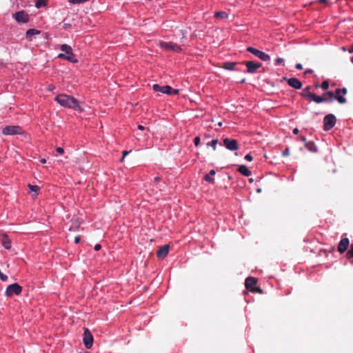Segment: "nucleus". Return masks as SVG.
Listing matches in <instances>:
<instances>
[{"mask_svg": "<svg viewBox=\"0 0 353 353\" xmlns=\"http://www.w3.org/2000/svg\"><path fill=\"white\" fill-rule=\"evenodd\" d=\"M54 100L61 106L73 109L76 111L83 112V108L80 105L79 102L72 96L65 94H58Z\"/></svg>", "mask_w": 353, "mask_h": 353, "instance_id": "nucleus-1", "label": "nucleus"}, {"mask_svg": "<svg viewBox=\"0 0 353 353\" xmlns=\"http://www.w3.org/2000/svg\"><path fill=\"white\" fill-rule=\"evenodd\" d=\"M61 50L63 52V53H60L58 54V57L62 59L67 60L71 63H77L78 62L77 59L76 58L74 54L72 52V48L67 45L63 44L61 46Z\"/></svg>", "mask_w": 353, "mask_h": 353, "instance_id": "nucleus-2", "label": "nucleus"}, {"mask_svg": "<svg viewBox=\"0 0 353 353\" xmlns=\"http://www.w3.org/2000/svg\"><path fill=\"white\" fill-rule=\"evenodd\" d=\"M346 93V88H339L336 90L335 93L333 92H327L325 93L323 96L325 98H327L328 101H332L334 99H336L339 103L343 104L346 103L347 100L343 96H341V94L345 95Z\"/></svg>", "mask_w": 353, "mask_h": 353, "instance_id": "nucleus-3", "label": "nucleus"}, {"mask_svg": "<svg viewBox=\"0 0 353 353\" xmlns=\"http://www.w3.org/2000/svg\"><path fill=\"white\" fill-rule=\"evenodd\" d=\"M2 133L6 136L23 134L24 132L19 125H8L3 128Z\"/></svg>", "mask_w": 353, "mask_h": 353, "instance_id": "nucleus-4", "label": "nucleus"}, {"mask_svg": "<svg viewBox=\"0 0 353 353\" xmlns=\"http://www.w3.org/2000/svg\"><path fill=\"white\" fill-rule=\"evenodd\" d=\"M22 292V288L18 283L9 285L6 290V295L11 297L13 295H19Z\"/></svg>", "mask_w": 353, "mask_h": 353, "instance_id": "nucleus-5", "label": "nucleus"}, {"mask_svg": "<svg viewBox=\"0 0 353 353\" xmlns=\"http://www.w3.org/2000/svg\"><path fill=\"white\" fill-rule=\"evenodd\" d=\"M247 50L263 61H268L270 60V55L254 47H248Z\"/></svg>", "mask_w": 353, "mask_h": 353, "instance_id": "nucleus-6", "label": "nucleus"}, {"mask_svg": "<svg viewBox=\"0 0 353 353\" xmlns=\"http://www.w3.org/2000/svg\"><path fill=\"white\" fill-rule=\"evenodd\" d=\"M83 341L87 349H90L93 344V336L88 328H85Z\"/></svg>", "mask_w": 353, "mask_h": 353, "instance_id": "nucleus-7", "label": "nucleus"}, {"mask_svg": "<svg viewBox=\"0 0 353 353\" xmlns=\"http://www.w3.org/2000/svg\"><path fill=\"white\" fill-rule=\"evenodd\" d=\"M159 45L161 48L166 50H172L174 52H179L181 50V47L173 42L160 41Z\"/></svg>", "mask_w": 353, "mask_h": 353, "instance_id": "nucleus-8", "label": "nucleus"}, {"mask_svg": "<svg viewBox=\"0 0 353 353\" xmlns=\"http://www.w3.org/2000/svg\"><path fill=\"white\" fill-rule=\"evenodd\" d=\"M224 146L229 150L235 151L239 149L238 143L236 139L225 138L223 140Z\"/></svg>", "mask_w": 353, "mask_h": 353, "instance_id": "nucleus-9", "label": "nucleus"}, {"mask_svg": "<svg viewBox=\"0 0 353 353\" xmlns=\"http://www.w3.org/2000/svg\"><path fill=\"white\" fill-rule=\"evenodd\" d=\"M336 123V117L332 114H330L325 117L323 120V124H324V129L325 130H329L331 128H332Z\"/></svg>", "mask_w": 353, "mask_h": 353, "instance_id": "nucleus-10", "label": "nucleus"}, {"mask_svg": "<svg viewBox=\"0 0 353 353\" xmlns=\"http://www.w3.org/2000/svg\"><path fill=\"white\" fill-rule=\"evenodd\" d=\"M14 19L19 23H27L29 21V15L25 11H19L14 14Z\"/></svg>", "mask_w": 353, "mask_h": 353, "instance_id": "nucleus-11", "label": "nucleus"}, {"mask_svg": "<svg viewBox=\"0 0 353 353\" xmlns=\"http://www.w3.org/2000/svg\"><path fill=\"white\" fill-rule=\"evenodd\" d=\"M245 64L247 67V72L249 73L255 72L261 66L260 63L252 61H247Z\"/></svg>", "mask_w": 353, "mask_h": 353, "instance_id": "nucleus-12", "label": "nucleus"}, {"mask_svg": "<svg viewBox=\"0 0 353 353\" xmlns=\"http://www.w3.org/2000/svg\"><path fill=\"white\" fill-rule=\"evenodd\" d=\"M283 79L286 80L288 85L294 89L299 90L302 87V83L296 78L293 77L288 79L284 77Z\"/></svg>", "mask_w": 353, "mask_h": 353, "instance_id": "nucleus-13", "label": "nucleus"}, {"mask_svg": "<svg viewBox=\"0 0 353 353\" xmlns=\"http://www.w3.org/2000/svg\"><path fill=\"white\" fill-rule=\"evenodd\" d=\"M155 92H160L163 94H169L172 91V88L170 85L160 86L158 84H154L152 86Z\"/></svg>", "mask_w": 353, "mask_h": 353, "instance_id": "nucleus-14", "label": "nucleus"}, {"mask_svg": "<svg viewBox=\"0 0 353 353\" xmlns=\"http://www.w3.org/2000/svg\"><path fill=\"white\" fill-rule=\"evenodd\" d=\"M169 251V245H164L162 247H161L159 250L157 252V257L159 259H164L168 254Z\"/></svg>", "mask_w": 353, "mask_h": 353, "instance_id": "nucleus-15", "label": "nucleus"}, {"mask_svg": "<svg viewBox=\"0 0 353 353\" xmlns=\"http://www.w3.org/2000/svg\"><path fill=\"white\" fill-rule=\"evenodd\" d=\"M349 244L350 241L347 238H344L341 239L338 246V251L340 253H343L347 249Z\"/></svg>", "mask_w": 353, "mask_h": 353, "instance_id": "nucleus-16", "label": "nucleus"}, {"mask_svg": "<svg viewBox=\"0 0 353 353\" xmlns=\"http://www.w3.org/2000/svg\"><path fill=\"white\" fill-rule=\"evenodd\" d=\"M256 283V279L254 277H248L245 279V285L248 290L252 291V290L255 287Z\"/></svg>", "mask_w": 353, "mask_h": 353, "instance_id": "nucleus-17", "label": "nucleus"}, {"mask_svg": "<svg viewBox=\"0 0 353 353\" xmlns=\"http://www.w3.org/2000/svg\"><path fill=\"white\" fill-rule=\"evenodd\" d=\"M81 225V221L78 219H73L71 221V225L69 228V230L71 232L77 231Z\"/></svg>", "mask_w": 353, "mask_h": 353, "instance_id": "nucleus-18", "label": "nucleus"}, {"mask_svg": "<svg viewBox=\"0 0 353 353\" xmlns=\"http://www.w3.org/2000/svg\"><path fill=\"white\" fill-rule=\"evenodd\" d=\"M310 89H311V86H307V87L305 88L301 94V97H304V98H307L309 100H310L312 96L313 95V93L310 92Z\"/></svg>", "mask_w": 353, "mask_h": 353, "instance_id": "nucleus-19", "label": "nucleus"}, {"mask_svg": "<svg viewBox=\"0 0 353 353\" xmlns=\"http://www.w3.org/2000/svg\"><path fill=\"white\" fill-rule=\"evenodd\" d=\"M310 101H313L317 103H320L324 101H327L328 99L327 98H325L323 95L322 97H319L313 94Z\"/></svg>", "mask_w": 353, "mask_h": 353, "instance_id": "nucleus-20", "label": "nucleus"}, {"mask_svg": "<svg viewBox=\"0 0 353 353\" xmlns=\"http://www.w3.org/2000/svg\"><path fill=\"white\" fill-rule=\"evenodd\" d=\"M238 171L243 175L245 176H249L251 175V172L248 169V168L245 165H241L239 167Z\"/></svg>", "mask_w": 353, "mask_h": 353, "instance_id": "nucleus-21", "label": "nucleus"}, {"mask_svg": "<svg viewBox=\"0 0 353 353\" xmlns=\"http://www.w3.org/2000/svg\"><path fill=\"white\" fill-rule=\"evenodd\" d=\"M305 146L310 152H316L318 151L316 145L312 141L306 142Z\"/></svg>", "mask_w": 353, "mask_h": 353, "instance_id": "nucleus-22", "label": "nucleus"}, {"mask_svg": "<svg viewBox=\"0 0 353 353\" xmlns=\"http://www.w3.org/2000/svg\"><path fill=\"white\" fill-rule=\"evenodd\" d=\"M1 241H2V244L5 248L10 249L11 248V242L6 235L2 236Z\"/></svg>", "mask_w": 353, "mask_h": 353, "instance_id": "nucleus-23", "label": "nucleus"}, {"mask_svg": "<svg viewBox=\"0 0 353 353\" xmlns=\"http://www.w3.org/2000/svg\"><path fill=\"white\" fill-rule=\"evenodd\" d=\"M216 174V172L214 170H210L209 174H206L205 176H204V179L206 181H208L209 183H214V179L213 178L211 177V175L213 176Z\"/></svg>", "mask_w": 353, "mask_h": 353, "instance_id": "nucleus-24", "label": "nucleus"}, {"mask_svg": "<svg viewBox=\"0 0 353 353\" xmlns=\"http://www.w3.org/2000/svg\"><path fill=\"white\" fill-rule=\"evenodd\" d=\"M236 65V63H235V62H226V63H223L222 68L225 70H232L234 69V67Z\"/></svg>", "mask_w": 353, "mask_h": 353, "instance_id": "nucleus-25", "label": "nucleus"}, {"mask_svg": "<svg viewBox=\"0 0 353 353\" xmlns=\"http://www.w3.org/2000/svg\"><path fill=\"white\" fill-rule=\"evenodd\" d=\"M28 187L30 190V191L34 193L33 196L36 197L37 195V192L39 190V187L31 184H28Z\"/></svg>", "mask_w": 353, "mask_h": 353, "instance_id": "nucleus-26", "label": "nucleus"}, {"mask_svg": "<svg viewBox=\"0 0 353 353\" xmlns=\"http://www.w3.org/2000/svg\"><path fill=\"white\" fill-rule=\"evenodd\" d=\"M214 17L221 18V19H226L228 17V14L225 12H216L214 13Z\"/></svg>", "mask_w": 353, "mask_h": 353, "instance_id": "nucleus-27", "label": "nucleus"}, {"mask_svg": "<svg viewBox=\"0 0 353 353\" xmlns=\"http://www.w3.org/2000/svg\"><path fill=\"white\" fill-rule=\"evenodd\" d=\"M48 0H38L36 3L35 6L37 8H40L41 7H45L47 5Z\"/></svg>", "mask_w": 353, "mask_h": 353, "instance_id": "nucleus-28", "label": "nucleus"}, {"mask_svg": "<svg viewBox=\"0 0 353 353\" xmlns=\"http://www.w3.org/2000/svg\"><path fill=\"white\" fill-rule=\"evenodd\" d=\"M188 33V31L187 29L180 30L179 36L180 40L181 41H183L184 39H186V36H187Z\"/></svg>", "mask_w": 353, "mask_h": 353, "instance_id": "nucleus-29", "label": "nucleus"}, {"mask_svg": "<svg viewBox=\"0 0 353 353\" xmlns=\"http://www.w3.org/2000/svg\"><path fill=\"white\" fill-rule=\"evenodd\" d=\"M219 143V140L217 139H213L212 141L208 142L207 143V146H210L213 148L214 150L216 148V145Z\"/></svg>", "mask_w": 353, "mask_h": 353, "instance_id": "nucleus-30", "label": "nucleus"}, {"mask_svg": "<svg viewBox=\"0 0 353 353\" xmlns=\"http://www.w3.org/2000/svg\"><path fill=\"white\" fill-rule=\"evenodd\" d=\"M40 32L39 30H37L35 29H29L27 30L26 32V35L27 36H32V35H34V34H39Z\"/></svg>", "mask_w": 353, "mask_h": 353, "instance_id": "nucleus-31", "label": "nucleus"}, {"mask_svg": "<svg viewBox=\"0 0 353 353\" xmlns=\"http://www.w3.org/2000/svg\"><path fill=\"white\" fill-rule=\"evenodd\" d=\"M346 256L348 259L353 258V244L351 245L350 250L346 254Z\"/></svg>", "mask_w": 353, "mask_h": 353, "instance_id": "nucleus-32", "label": "nucleus"}, {"mask_svg": "<svg viewBox=\"0 0 353 353\" xmlns=\"http://www.w3.org/2000/svg\"><path fill=\"white\" fill-rule=\"evenodd\" d=\"M321 87L322 88V89L326 90L328 89L329 88V83L328 81H324L322 83H321Z\"/></svg>", "mask_w": 353, "mask_h": 353, "instance_id": "nucleus-33", "label": "nucleus"}, {"mask_svg": "<svg viewBox=\"0 0 353 353\" xmlns=\"http://www.w3.org/2000/svg\"><path fill=\"white\" fill-rule=\"evenodd\" d=\"M251 292H256V293H259V294H262L263 293V290L260 288L256 287V286L252 290Z\"/></svg>", "mask_w": 353, "mask_h": 353, "instance_id": "nucleus-34", "label": "nucleus"}, {"mask_svg": "<svg viewBox=\"0 0 353 353\" xmlns=\"http://www.w3.org/2000/svg\"><path fill=\"white\" fill-rule=\"evenodd\" d=\"M194 145L196 146H198L200 143V137H196L194 139Z\"/></svg>", "mask_w": 353, "mask_h": 353, "instance_id": "nucleus-35", "label": "nucleus"}, {"mask_svg": "<svg viewBox=\"0 0 353 353\" xmlns=\"http://www.w3.org/2000/svg\"><path fill=\"white\" fill-rule=\"evenodd\" d=\"M276 64H283L284 63V59L282 58H277L276 59Z\"/></svg>", "mask_w": 353, "mask_h": 353, "instance_id": "nucleus-36", "label": "nucleus"}, {"mask_svg": "<svg viewBox=\"0 0 353 353\" xmlns=\"http://www.w3.org/2000/svg\"><path fill=\"white\" fill-rule=\"evenodd\" d=\"M245 159L248 161H252L253 159L252 156L250 154H246Z\"/></svg>", "mask_w": 353, "mask_h": 353, "instance_id": "nucleus-37", "label": "nucleus"}, {"mask_svg": "<svg viewBox=\"0 0 353 353\" xmlns=\"http://www.w3.org/2000/svg\"><path fill=\"white\" fill-rule=\"evenodd\" d=\"M57 152H59V154H62L64 153V150L63 148L61 147H58L56 149Z\"/></svg>", "mask_w": 353, "mask_h": 353, "instance_id": "nucleus-38", "label": "nucleus"}, {"mask_svg": "<svg viewBox=\"0 0 353 353\" xmlns=\"http://www.w3.org/2000/svg\"><path fill=\"white\" fill-rule=\"evenodd\" d=\"M290 154V150L288 148H286L283 152V155L285 156V157H287Z\"/></svg>", "mask_w": 353, "mask_h": 353, "instance_id": "nucleus-39", "label": "nucleus"}, {"mask_svg": "<svg viewBox=\"0 0 353 353\" xmlns=\"http://www.w3.org/2000/svg\"><path fill=\"white\" fill-rule=\"evenodd\" d=\"M178 93H179V90H177V89H174V90H173V89H172V91H171V93H170V94H171V95H172V94H173V95H175V94H177Z\"/></svg>", "mask_w": 353, "mask_h": 353, "instance_id": "nucleus-40", "label": "nucleus"}, {"mask_svg": "<svg viewBox=\"0 0 353 353\" xmlns=\"http://www.w3.org/2000/svg\"><path fill=\"white\" fill-rule=\"evenodd\" d=\"M55 88L54 85H49L48 86V90H50V91H52Z\"/></svg>", "mask_w": 353, "mask_h": 353, "instance_id": "nucleus-41", "label": "nucleus"}, {"mask_svg": "<svg viewBox=\"0 0 353 353\" xmlns=\"http://www.w3.org/2000/svg\"><path fill=\"white\" fill-rule=\"evenodd\" d=\"M94 250H95L96 251H98V250H99L101 249V245H99V244H96V245H94Z\"/></svg>", "mask_w": 353, "mask_h": 353, "instance_id": "nucleus-42", "label": "nucleus"}, {"mask_svg": "<svg viewBox=\"0 0 353 353\" xmlns=\"http://www.w3.org/2000/svg\"><path fill=\"white\" fill-rule=\"evenodd\" d=\"M296 68L298 69V70H301L303 68V66L301 63H297L296 65Z\"/></svg>", "mask_w": 353, "mask_h": 353, "instance_id": "nucleus-43", "label": "nucleus"}, {"mask_svg": "<svg viewBox=\"0 0 353 353\" xmlns=\"http://www.w3.org/2000/svg\"><path fill=\"white\" fill-rule=\"evenodd\" d=\"M79 241H80V237H79V236H76V237L74 238V242H75L76 243H78Z\"/></svg>", "mask_w": 353, "mask_h": 353, "instance_id": "nucleus-44", "label": "nucleus"}, {"mask_svg": "<svg viewBox=\"0 0 353 353\" xmlns=\"http://www.w3.org/2000/svg\"><path fill=\"white\" fill-rule=\"evenodd\" d=\"M312 70L311 69H308V70H306L305 72H304V74H308V73H312Z\"/></svg>", "mask_w": 353, "mask_h": 353, "instance_id": "nucleus-45", "label": "nucleus"}, {"mask_svg": "<svg viewBox=\"0 0 353 353\" xmlns=\"http://www.w3.org/2000/svg\"><path fill=\"white\" fill-rule=\"evenodd\" d=\"M299 129H298V128H294V129L293 130V133H294V134H297L299 133Z\"/></svg>", "mask_w": 353, "mask_h": 353, "instance_id": "nucleus-46", "label": "nucleus"}, {"mask_svg": "<svg viewBox=\"0 0 353 353\" xmlns=\"http://www.w3.org/2000/svg\"><path fill=\"white\" fill-rule=\"evenodd\" d=\"M300 139H301V140L302 141L305 142V143L307 142V141H306V139H305V137L301 136V137H300Z\"/></svg>", "mask_w": 353, "mask_h": 353, "instance_id": "nucleus-47", "label": "nucleus"}, {"mask_svg": "<svg viewBox=\"0 0 353 353\" xmlns=\"http://www.w3.org/2000/svg\"><path fill=\"white\" fill-rule=\"evenodd\" d=\"M138 129L140 130H143L145 129V128L141 125H138Z\"/></svg>", "mask_w": 353, "mask_h": 353, "instance_id": "nucleus-48", "label": "nucleus"}, {"mask_svg": "<svg viewBox=\"0 0 353 353\" xmlns=\"http://www.w3.org/2000/svg\"><path fill=\"white\" fill-rule=\"evenodd\" d=\"M128 153H129L128 151H123V157H125Z\"/></svg>", "mask_w": 353, "mask_h": 353, "instance_id": "nucleus-49", "label": "nucleus"}, {"mask_svg": "<svg viewBox=\"0 0 353 353\" xmlns=\"http://www.w3.org/2000/svg\"><path fill=\"white\" fill-rule=\"evenodd\" d=\"M348 52H349V53H353V44H352V46L351 47V48H350L348 50Z\"/></svg>", "mask_w": 353, "mask_h": 353, "instance_id": "nucleus-50", "label": "nucleus"}, {"mask_svg": "<svg viewBox=\"0 0 353 353\" xmlns=\"http://www.w3.org/2000/svg\"><path fill=\"white\" fill-rule=\"evenodd\" d=\"M41 163L44 164V163H46V159H41Z\"/></svg>", "mask_w": 353, "mask_h": 353, "instance_id": "nucleus-51", "label": "nucleus"}, {"mask_svg": "<svg viewBox=\"0 0 353 353\" xmlns=\"http://www.w3.org/2000/svg\"><path fill=\"white\" fill-rule=\"evenodd\" d=\"M327 0H319V2L321 3H324L327 1Z\"/></svg>", "mask_w": 353, "mask_h": 353, "instance_id": "nucleus-52", "label": "nucleus"}, {"mask_svg": "<svg viewBox=\"0 0 353 353\" xmlns=\"http://www.w3.org/2000/svg\"><path fill=\"white\" fill-rule=\"evenodd\" d=\"M79 2H81V0H73V1H72V3H79Z\"/></svg>", "mask_w": 353, "mask_h": 353, "instance_id": "nucleus-53", "label": "nucleus"}, {"mask_svg": "<svg viewBox=\"0 0 353 353\" xmlns=\"http://www.w3.org/2000/svg\"><path fill=\"white\" fill-rule=\"evenodd\" d=\"M159 180H160L159 177H155L154 178V181L157 182V183L159 182Z\"/></svg>", "mask_w": 353, "mask_h": 353, "instance_id": "nucleus-54", "label": "nucleus"}, {"mask_svg": "<svg viewBox=\"0 0 353 353\" xmlns=\"http://www.w3.org/2000/svg\"><path fill=\"white\" fill-rule=\"evenodd\" d=\"M217 125H218V126H219V127L222 126V122H219V123H218V124H217Z\"/></svg>", "mask_w": 353, "mask_h": 353, "instance_id": "nucleus-55", "label": "nucleus"}, {"mask_svg": "<svg viewBox=\"0 0 353 353\" xmlns=\"http://www.w3.org/2000/svg\"><path fill=\"white\" fill-rule=\"evenodd\" d=\"M124 159H125V157H123L122 156L121 159H120V161H121V162H123V160H124Z\"/></svg>", "mask_w": 353, "mask_h": 353, "instance_id": "nucleus-56", "label": "nucleus"}, {"mask_svg": "<svg viewBox=\"0 0 353 353\" xmlns=\"http://www.w3.org/2000/svg\"><path fill=\"white\" fill-rule=\"evenodd\" d=\"M261 189L257 190V192H261Z\"/></svg>", "mask_w": 353, "mask_h": 353, "instance_id": "nucleus-57", "label": "nucleus"}, {"mask_svg": "<svg viewBox=\"0 0 353 353\" xmlns=\"http://www.w3.org/2000/svg\"><path fill=\"white\" fill-rule=\"evenodd\" d=\"M351 61L353 63V57L351 58Z\"/></svg>", "mask_w": 353, "mask_h": 353, "instance_id": "nucleus-58", "label": "nucleus"}, {"mask_svg": "<svg viewBox=\"0 0 353 353\" xmlns=\"http://www.w3.org/2000/svg\"><path fill=\"white\" fill-rule=\"evenodd\" d=\"M315 87H316V88H319V85L318 84H316V85H315Z\"/></svg>", "mask_w": 353, "mask_h": 353, "instance_id": "nucleus-59", "label": "nucleus"}, {"mask_svg": "<svg viewBox=\"0 0 353 353\" xmlns=\"http://www.w3.org/2000/svg\"><path fill=\"white\" fill-rule=\"evenodd\" d=\"M250 182H252L253 181V179H250Z\"/></svg>", "mask_w": 353, "mask_h": 353, "instance_id": "nucleus-60", "label": "nucleus"}, {"mask_svg": "<svg viewBox=\"0 0 353 353\" xmlns=\"http://www.w3.org/2000/svg\"><path fill=\"white\" fill-rule=\"evenodd\" d=\"M84 353H90V352H84Z\"/></svg>", "mask_w": 353, "mask_h": 353, "instance_id": "nucleus-61", "label": "nucleus"}]
</instances>
